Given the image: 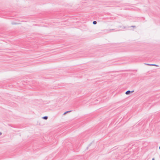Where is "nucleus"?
I'll return each instance as SVG.
<instances>
[{
	"label": "nucleus",
	"mask_w": 160,
	"mask_h": 160,
	"mask_svg": "<svg viewBox=\"0 0 160 160\" xmlns=\"http://www.w3.org/2000/svg\"><path fill=\"white\" fill-rule=\"evenodd\" d=\"M88 147H87V149H88Z\"/></svg>",
	"instance_id": "12"
},
{
	"label": "nucleus",
	"mask_w": 160,
	"mask_h": 160,
	"mask_svg": "<svg viewBox=\"0 0 160 160\" xmlns=\"http://www.w3.org/2000/svg\"><path fill=\"white\" fill-rule=\"evenodd\" d=\"M72 111H67V112H65L64 113H63V114L64 115H65L66 114V113H68V112H70Z\"/></svg>",
	"instance_id": "3"
},
{
	"label": "nucleus",
	"mask_w": 160,
	"mask_h": 160,
	"mask_svg": "<svg viewBox=\"0 0 160 160\" xmlns=\"http://www.w3.org/2000/svg\"><path fill=\"white\" fill-rule=\"evenodd\" d=\"M131 27L133 28H135L136 27L135 26H132Z\"/></svg>",
	"instance_id": "8"
},
{
	"label": "nucleus",
	"mask_w": 160,
	"mask_h": 160,
	"mask_svg": "<svg viewBox=\"0 0 160 160\" xmlns=\"http://www.w3.org/2000/svg\"><path fill=\"white\" fill-rule=\"evenodd\" d=\"M152 66H158L154 64H152Z\"/></svg>",
	"instance_id": "7"
},
{
	"label": "nucleus",
	"mask_w": 160,
	"mask_h": 160,
	"mask_svg": "<svg viewBox=\"0 0 160 160\" xmlns=\"http://www.w3.org/2000/svg\"><path fill=\"white\" fill-rule=\"evenodd\" d=\"M159 149L160 150V147H159Z\"/></svg>",
	"instance_id": "13"
},
{
	"label": "nucleus",
	"mask_w": 160,
	"mask_h": 160,
	"mask_svg": "<svg viewBox=\"0 0 160 160\" xmlns=\"http://www.w3.org/2000/svg\"><path fill=\"white\" fill-rule=\"evenodd\" d=\"M97 22L96 21H93L92 22V23L94 25H95L97 24Z\"/></svg>",
	"instance_id": "4"
},
{
	"label": "nucleus",
	"mask_w": 160,
	"mask_h": 160,
	"mask_svg": "<svg viewBox=\"0 0 160 160\" xmlns=\"http://www.w3.org/2000/svg\"><path fill=\"white\" fill-rule=\"evenodd\" d=\"M2 134V133L0 132V135H1Z\"/></svg>",
	"instance_id": "10"
},
{
	"label": "nucleus",
	"mask_w": 160,
	"mask_h": 160,
	"mask_svg": "<svg viewBox=\"0 0 160 160\" xmlns=\"http://www.w3.org/2000/svg\"><path fill=\"white\" fill-rule=\"evenodd\" d=\"M112 30H115V31H118V30H115V29H112Z\"/></svg>",
	"instance_id": "9"
},
{
	"label": "nucleus",
	"mask_w": 160,
	"mask_h": 160,
	"mask_svg": "<svg viewBox=\"0 0 160 160\" xmlns=\"http://www.w3.org/2000/svg\"><path fill=\"white\" fill-rule=\"evenodd\" d=\"M152 160H155L154 159V158H152Z\"/></svg>",
	"instance_id": "11"
},
{
	"label": "nucleus",
	"mask_w": 160,
	"mask_h": 160,
	"mask_svg": "<svg viewBox=\"0 0 160 160\" xmlns=\"http://www.w3.org/2000/svg\"><path fill=\"white\" fill-rule=\"evenodd\" d=\"M134 91H131L130 90H128L126 92L125 94L126 95H129V94H130L131 93L133 92Z\"/></svg>",
	"instance_id": "1"
},
{
	"label": "nucleus",
	"mask_w": 160,
	"mask_h": 160,
	"mask_svg": "<svg viewBox=\"0 0 160 160\" xmlns=\"http://www.w3.org/2000/svg\"><path fill=\"white\" fill-rule=\"evenodd\" d=\"M42 118L43 119H44L47 120L48 118V117L47 116H45L43 117Z\"/></svg>",
	"instance_id": "2"
},
{
	"label": "nucleus",
	"mask_w": 160,
	"mask_h": 160,
	"mask_svg": "<svg viewBox=\"0 0 160 160\" xmlns=\"http://www.w3.org/2000/svg\"><path fill=\"white\" fill-rule=\"evenodd\" d=\"M12 25L16 24V23L14 22H12Z\"/></svg>",
	"instance_id": "6"
},
{
	"label": "nucleus",
	"mask_w": 160,
	"mask_h": 160,
	"mask_svg": "<svg viewBox=\"0 0 160 160\" xmlns=\"http://www.w3.org/2000/svg\"><path fill=\"white\" fill-rule=\"evenodd\" d=\"M146 64L148 65V66H152V64Z\"/></svg>",
	"instance_id": "5"
}]
</instances>
